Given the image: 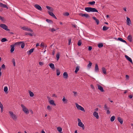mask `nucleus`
I'll use <instances>...</instances> for the list:
<instances>
[{"label": "nucleus", "instance_id": "bf43d9fd", "mask_svg": "<svg viewBox=\"0 0 133 133\" xmlns=\"http://www.w3.org/2000/svg\"><path fill=\"white\" fill-rule=\"evenodd\" d=\"M0 19L2 21H3L4 20V18L3 17H2L1 16H0Z\"/></svg>", "mask_w": 133, "mask_h": 133}, {"label": "nucleus", "instance_id": "79ce46f5", "mask_svg": "<svg viewBox=\"0 0 133 133\" xmlns=\"http://www.w3.org/2000/svg\"><path fill=\"white\" fill-rule=\"evenodd\" d=\"M57 130L59 132H61L62 130V128L60 127H58L57 128Z\"/></svg>", "mask_w": 133, "mask_h": 133}, {"label": "nucleus", "instance_id": "6e6552de", "mask_svg": "<svg viewBox=\"0 0 133 133\" xmlns=\"http://www.w3.org/2000/svg\"><path fill=\"white\" fill-rule=\"evenodd\" d=\"M34 7L38 10L40 11H41L42 10V9L41 7L37 4H35L34 5Z\"/></svg>", "mask_w": 133, "mask_h": 133}, {"label": "nucleus", "instance_id": "4be33fe9", "mask_svg": "<svg viewBox=\"0 0 133 133\" xmlns=\"http://www.w3.org/2000/svg\"><path fill=\"white\" fill-rule=\"evenodd\" d=\"M50 67L53 69H55V67L54 64L52 63H50L49 65Z\"/></svg>", "mask_w": 133, "mask_h": 133}, {"label": "nucleus", "instance_id": "0e129e2a", "mask_svg": "<svg viewBox=\"0 0 133 133\" xmlns=\"http://www.w3.org/2000/svg\"><path fill=\"white\" fill-rule=\"evenodd\" d=\"M129 98L131 99L133 97V96L131 95H130L129 96Z\"/></svg>", "mask_w": 133, "mask_h": 133}, {"label": "nucleus", "instance_id": "473e14b6", "mask_svg": "<svg viewBox=\"0 0 133 133\" xmlns=\"http://www.w3.org/2000/svg\"><path fill=\"white\" fill-rule=\"evenodd\" d=\"M29 92L30 94V97H32L34 96V94L32 92L29 91Z\"/></svg>", "mask_w": 133, "mask_h": 133}, {"label": "nucleus", "instance_id": "37998d69", "mask_svg": "<svg viewBox=\"0 0 133 133\" xmlns=\"http://www.w3.org/2000/svg\"><path fill=\"white\" fill-rule=\"evenodd\" d=\"M89 64L88 65V67L90 68L91 67L92 63L89 61Z\"/></svg>", "mask_w": 133, "mask_h": 133}, {"label": "nucleus", "instance_id": "b1692460", "mask_svg": "<svg viewBox=\"0 0 133 133\" xmlns=\"http://www.w3.org/2000/svg\"><path fill=\"white\" fill-rule=\"evenodd\" d=\"M50 103L51 104L54 105H56V104L54 103V101L53 100H50L49 101Z\"/></svg>", "mask_w": 133, "mask_h": 133}, {"label": "nucleus", "instance_id": "f8f14e48", "mask_svg": "<svg viewBox=\"0 0 133 133\" xmlns=\"http://www.w3.org/2000/svg\"><path fill=\"white\" fill-rule=\"evenodd\" d=\"M0 6L4 8H6L7 9H9L8 7L5 5L3 4L2 3L0 2Z\"/></svg>", "mask_w": 133, "mask_h": 133}, {"label": "nucleus", "instance_id": "a19ab883", "mask_svg": "<svg viewBox=\"0 0 133 133\" xmlns=\"http://www.w3.org/2000/svg\"><path fill=\"white\" fill-rule=\"evenodd\" d=\"M46 108L47 110H49V111H51L52 109L51 108L49 105H48L47 107Z\"/></svg>", "mask_w": 133, "mask_h": 133}, {"label": "nucleus", "instance_id": "423d86ee", "mask_svg": "<svg viewBox=\"0 0 133 133\" xmlns=\"http://www.w3.org/2000/svg\"><path fill=\"white\" fill-rule=\"evenodd\" d=\"M79 15L82 17H85L86 18H89L90 17V16L87 14H82L79 13Z\"/></svg>", "mask_w": 133, "mask_h": 133}, {"label": "nucleus", "instance_id": "c756f323", "mask_svg": "<svg viewBox=\"0 0 133 133\" xmlns=\"http://www.w3.org/2000/svg\"><path fill=\"white\" fill-rule=\"evenodd\" d=\"M23 42H22V41L18 42H17L15 43V44H14V45H15H15H19Z\"/></svg>", "mask_w": 133, "mask_h": 133}, {"label": "nucleus", "instance_id": "dca6fc26", "mask_svg": "<svg viewBox=\"0 0 133 133\" xmlns=\"http://www.w3.org/2000/svg\"><path fill=\"white\" fill-rule=\"evenodd\" d=\"M15 45L12 44L10 46L11 47V49L10 50V51L12 53L14 50H15Z\"/></svg>", "mask_w": 133, "mask_h": 133}, {"label": "nucleus", "instance_id": "5701e85b", "mask_svg": "<svg viewBox=\"0 0 133 133\" xmlns=\"http://www.w3.org/2000/svg\"><path fill=\"white\" fill-rule=\"evenodd\" d=\"M0 108H1V112H3V107L2 104L1 103V102L0 101Z\"/></svg>", "mask_w": 133, "mask_h": 133}, {"label": "nucleus", "instance_id": "2f4dec72", "mask_svg": "<svg viewBox=\"0 0 133 133\" xmlns=\"http://www.w3.org/2000/svg\"><path fill=\"white\" fill-rule=\"evenodd\" d=\"M60 74V71L58 69H56V75L57 76H59V75Z\"/></svg>", "mask_w": 133, "mask_h": 133}, {"label": "nucleus", "instance_id": "9b49d317", "mask_svg": "<svg viewBox=\"0 0 133 133\" xmlns=\"http://www.w3.org/2000/svg\"><path fill=\"white\" fill-rule=\"evenodd\" d=\"M98 89L100 90L102 92H103L104 91L103 88L100 85L98 84L97 85Z\"/></svg>", "mask_w": 133, "mask_h": 133}, {"label": "nucleus", "instance_id": "f257e3e1", "mask_svg": "<svg viewBox=\"0 0 133 133\" xmlns=\"http://www.w3.org/2000/svg\"><path fill=\"white\" fill-rule=\"evenodd\" d=\"M85 10L88 12H98V10L95 8L91 7H86L85 8Z\"/></svg>", "mask_w": 133, "mask_h": 133}, {"label": "nucleus", "instance_id": "09e8293b", "mask_svg": "<svg viewBox=\"0 0 133 133\" xmlns=\"http://www.w3.org/2000/svg\"><path fill=\"white\" fill-rule=\"evenodd\" d=\"M27 30H26V31H29L31 32H33V30L32 29L30 28H27Z\"/></svg>", "mask_w": 133, "mask_h": 133}, {"label": "nucleus", "instance_id": "f704fd0d", "mask_svg": "<svg viewBox=\"0 0 133 133\" xmlns=\"http://www.w3.org/2000/svg\"><path fill=\"white\" fill-rule=\"evenodd\" d=\"M115 119V117L114 116H112L110 118L111 121L112 122L114 121Z\"/></svg>", "mask_w": 133, "mask_h": 133}, {"label": "nucleus", "instance_id": "f3484780", "mask_svg": "<svg viewBox=\"0 0 133 133\" xmlns=\"http://www.w3.org/2000/svg\"><path fill=\"white\" fill-rule=\"evenodd\" d=\"M117 40H119L120 41L122 42H123L125 43H126V44H127V43L126 41L123 39L122 38L120 37H119L117 39Z\"/></svg>", "mask_w": 133, "mask_h": 133}, {"label": "nucleus", "instance_id": "680f3d73", "mask_svg": "<svg viewBox=\"0 0 133 133\" xmlns=\"http://www.w3.org/2000/svg\"><path fill=\"white\" fill-rule=\"evenodd\" d=\"M74 94V95L75 96H76V94H77V92L75 91H73L72 92Z\"/></svg>", "mask_w": 133, "mask_h": 133}, {"label": "nucleus", "instance_id": "a18cd8bd", "mask_svg": "<svg viewBox=\"0 0 133 133\" xmlns=\"http://www.w3.org/2000/svg\"><path fill=\"white\" fill-rule=\"evenodd\" d=\"M21 48L22 49H23L25 45V43H24V42L21 43Z\"/></svg>", "mask_w": 133, "mask_h": 133}, {"label": "nucleus", "instance_id": "ddd939ff", "mask_svg": "<svg viewBox=\"0 0 133 133\" xmlns=\"http://www.w3.org/2000/svg\"><path fill=\"white\" fill-rule=\"evenodd\" d=\"M93 115L94 117H96L97 119H98L99 118V117L98 114L95 111L93 112Z\"/></svg>", "mask_w": 133, "mask_h": 133}, {"label": "nucleus", "instance_id": "e2e57ef3", "mask_svg": "<svg viewBox=\"0 0 133 133\" xmlns=\"http://www.w3.org/2000/svg\"><path fill=\"white\" fill-rule=\"evenodd\" d=\"M40 46L41 47V46H43V47H44V44L43 43H42L41 44Z\"/></svg>", "mask_w": 133, "mask_h": 133}, {"label": "nucleus", "instance_id": "9d476101", "mask_svg": "<svg viewBox=\"0 0 133 133\" xmlns=\"http://www.w3.org/2000/svg\"><path fill=\"white\" fill-rule=\"evenodd\" d=\"M125 57L126 58V59L128 60L131 63H132V61L131 58L129 57L127 55H125Z\"/></svg>", "mask_w": 133, "mask_h": 133}, {"label": "nucleus", "instance_id": "5fc2aeb1", "mask_svg": "<svg viewBox=\"0 0 133 133\" xmlns=\"http://www.w3.org/2000/svg\"><path fill=\"white\" fill-rule=\"evenodd\" d=\"M92 49V47L91 46H89L88 47V50L89 51L91 50Z\"/></svg>", "mask_w": 133, "mask_h": 133}, {"label": "nucleus", "instance_id": "20e7f679", "mask_svg": "<svg viewBox=\"0 0 133 133\" xmlns=\"http://www.w3.org/2000/svg\"><path fill=\"white\" fill-rule=\"evenodd\" d=\"M75 105L76 107L77 108V109L78 110H81L83 111V112L85 111L84 110V108L82 107L80 105H79L77 103H76Z\"/></svg>", "mask_w": 133, "mask_h": 133}, {"label": "nucleus", "instance_id": "de8ad7c7", "mask_svg": "<svg viewBox=\"0 0 133 133\" xmlns=\"http://www.w3.org/2000/svg\"><path fill=\"white\" fill-rule=\"evenodd\" d=\"M69 15V13L68 12H65L64 14V15L65 16H68Z\"/></svg>", "mask_w": 133, "mask_h": 133}, {"label": "nucleus", "instance_id": "ea45409f", "mask_svg": "<svg viewBox=\"0 0 133 133\" xmlns=\"http://www.w3.org/2000/svg\"><path fill=\"white\" fill-rule=\"evenodd\" d=\"M103 46V44L102 43H100L98 44V47L99 48H101Z\"/></svg>", "mask_w": 133, "mask_h": 133}, {"label": "nucleus", "instance_id": "58836bf2", "mask_svg": "<svg viewBox=\"0 0 133 133\" xmlns=\"http://www.w3.org/2000/svg\"><path fill=\"white\" fill-rule=\"evenodd\" d=\"M62 101L63 102H65L64 103H67V101L66 99L65 98V97L64 96L63 97L62 99Z\"/></svg>", "mask_w": 133, "mask_h": 133}, {"label": "nucleus", "instance_id": "8fccbe9b", "mask_svg": "<svg viewBox=\"0 0 133 133\" xmlns=\"http://www.w3.org/2000/svg\"><path fill=\"white\" fill-rule=\"evenodd\" d=\"M22 29L26 31V30H27V27H26L25 26H24L22 27Z\"/></svg>", "mask_w": 133, "mask_h": 133}, {"label": "nucleus", "instance_id": "412c9836", "mask_svg": "<svg viewBox=\"0 0 133 133\" xmlns=\"http://www.w3.org/2000/svg\"><path fill=\"white\" fill-rule=\"evenodd\" d=\"M128 40L130 42H131L132 41V37L131 35H129L127 38Z\"/></svg>", "mask_w": 133, "mask_h": 133}, {"label": "nucleus", "instance_id": "3c124183", "mask_svg": "<svg viewBox=\"0 0 133 133\" xmlns=\"http://www.w3.org/2000/svg\"><path fill=\"white\" fill-rule=\"evenodd\" d=\"M1 68L2 69H4L5 68V66L4 64H3L1 66Z\"/></svg>", "mask_w": 133, "mask_h": 133}, {"label": "nucleus", "instance_id": "052dcab7", "mask_svg": "<svg viewBox=\"0 0 133 133\" xmlns=\"http://www.w3.org/2000/svg\"><path fill=\"white\" fill-rule=\"evenodd\" d=\"M46 7L48 10H50L51 9V7L50 6H46Z\"/></svg>", "mask_w": 133, "mask_h": 133}, {"label": "nucleus", "instance_id": "a211bd4d", "mask_svg": "<svg viewBox=\"0 0 133 133\" xmlns=\"http://www.w3.org/2000/svg\"><path fill=\"white\" fill-rule=\"evenodd\" d=\"M63 77L65 79H66L68 77V75L66 72H65L63 74Z\"/></svg>", "mask_w": 133, "mask_h": 133}, {"label": "nucleus", "instance_id": "4c0bfd02", "mask_svg": "<svg viewBox=\"0 0 133 133\" xmlns=\"http://www.w3.org/2000/svg\"><path fill=\"white\" fill-rule=\"evenodd\" d=\"M59 53H58L56 55V57L57 58V61H58V59H59Z\"/></svg>", "mask_w": 133, "mask_h": 133}, {"label": "nucleus", "instance_id": "338daca9", "mask_svg": "<svg viewBox=\"0 0 133 133\" xmlns=\"http://www.w3.org/2000/svg\"><path fill=\"white\" fill-rule=\"evenodd\" d=\"M123 9L125 11H127V8H126V7L123 8Z\"/></svg>", "mask_w": 133, "mask_h": 133}, {"label": "nucleus", "instance_id": "cd10ccee", "mask_svg": "<svg viewBox=\"0 0 133 133\" xmlns=\"http://www.w3.org/2000/svg\"><path fill=\"white\" fill-rule=\"evenodd\" d=\"M109 28V27H107L105 26H104L103 27L102 29L103 31H106L108 30Z\"/></svg>", "mask_w": 133, "mask_h": 133}, {"label": "nucleus", "instance_id": "69168bd1", "mask_svg": "<svg viewBox=\"0 0 133 133\" xmlns=\"http://www.w3.org/2000/svg\"><path fill=\"white\" fill-rule=\"evenodd\" d=\"M126 78L127 79H128L129 78V75H126Z\"/></svg>", "mask_w": 133, "mask_h": 133}, {"label": "nucleus", "instance_id": "0eeeda50", "mask_svg": "<svg viewBox=\"0 0 133 133\" xmlns=\"http://www.w3.org/2000/svg\"><path fill=\"white\" fill-rule=\"evenodd\" d=\"M48 12L50 15L52 16L53 17L56 19H57V18L56 17L52 12L48 11Z\"/></svg>", "mask_w": 133, "mask_h": 133}, {"label": "nucleus", "instance_id": "13d9d810", "mask_svg": "<svg viewBox=\"0 0 133 133\" xmlns=\"http://www.w3.org/2000/svg\"><path fill=\"white\" fill-rule=\"evenodd\" d=\"M71 39H69V42H68V45H70V44L71 42Z\"/></svg>", "mask_w": 133, "mask_h": 133}, {"label": "nucleus", "instance_id": "c03bdc74", "mask_svg": "<svg viewBox=\"0 0 133 133\" xmlns=\"http://www.w3.org/2000/svg\"><path fill=\"white\" fill-rule=\"evenodd\" d=\"M12 62L13 63L14 66H16L15 59L13 58L12 59Z\"/></svg>", "mask_w": 133, "mask_h": 133}, {"label": "nucleus", "instance_id": "aec40b11", "mask_svg": "<svg viewBox=\"0 0 133 133\" xmlns=\"http://www.w3.org/2000/svg\"><path fill=\"white\" fill-rule=\"evenodd\" d=\"M34 48L31 49L29 51L27 52V53L28 54V55L30 54L34 50Z\"/></svg>", "mask_w": 133, "mask_h": 133}, {"label": "nucleus", "instance_id": "72a5a7b5", "mask_svg": "<svg viewBox=\"0 0 133 133\" xmlns=\"http://www.w3.org/2000/svg\"><path fill=\"white\" fill-rule=\"evenodd\" d=\"M103 108L105 110H107L109 109H110V108L109 107H108L107 106V105L106 104H105L104 105Z\"/></svg>", "mask_w": 133, "mask_h": 133}, {"label": "nucleus", "instance_id": "f03ea898", "mask_svg": "<svg viewBox=\"0 0 133 133\" xmlns=\"http://www.w3.org/2000/svg\"><path fill=\"white\" fill-rule=\"evenodd\" d=\"M9 113L10 114V117L13 120L16 121L17 120V117L12 112L9 111Z\"/></svg>", "mask_w": 133, "mask_h": 133}, {"label": "nucleus", "instance_id": "1a4fd4ad", "mask_svg": "<svg viewBox=\"0 0 133 133\" xmlns=\"http://www.w3.org/2000/svg\"><path fill=\"white\" fill-rule=\"evenodd\" d=\"M78 125L81 127H82L83 130L84 129L85 127L84 125L83 124L82 122H78Z\"/></svg>", "mask_w": 133, "mask_h": 133}, {"label": "nucleus", "instance_id": "6ab92c4d", "mask_svg": "<svg viewBox=\"0 0 133 133\" xmlns=\"http://www.w3.org/2000/svg\"><path fill=\"white\" fill-rule=\"evenodd\" d=\"M93 19L95 20L97 23V25H98L99 23V21L96 17H92Z\"/></svg>", "mask_w": 133, "mask_h": 133}, {"label": "nucleus", "instance_id": "7ed1b4c3", "mask_svg": "<svg viewBox=\"0 0 133 133\" xmlns=\"http://www.w3.org/2000/svg\"><path fill=\"white\" fill-rule=\"evenodd\" d=\"M21 107L22 108V110L26 114H28L29 113V111L28 110L26 107L23 104H21Z\"/></svg>", "mask_w": 133, "mask_h": 133}, {"label": "nucleus", "instance_id": "6e6d98bb", "mask_svg": "<svg viewBox=\"0 0 133 133\" xmlns=\"http://www.w3.org/2000/svg\"><path fill=\"white\" fill-rule=\"evenodd\" d=\"M90 87L91 88H92L93 89H95V88L93 85L91 84L90 85Z\"/></svg>", "mask_w": 133, "mask_h": 133}, {"label": "nucleus", "instance_id": "4468645a", "mask_svg": "<svg viewBox=\"0 0 133 133\" xmlns=\"http://www.w3.org/2000/svg\"><path fill=\"white\" fill-rule=\"evenodd\" d=\"M117 120L120 122L121 124H122L123 123V119L119 117H117Z\"/></svg>", "mask_w": 133, "mask_h": 133}, {"label": "nucleus", "instance_id": "864d4df0", "mask_svg": "<svg viewBox=\"0 0 133 133\" xmlns=\"http://www.w3.org/2000/svg\"><path fill=\"white\" fill-rule=\"evenodd\" d=\"M51 32H53L54 31H56V30L54 28H53L51 29Z\"/></svg>", "mask_w": 133, "mask_h": 133}, {"label": "nucleus", "instance_id": "a878e982", "mask_svg": "<svg viewBox=\"0 0 133 133\" xmlns=\"http://www.w3.org/2000/svg\"><path fill=\"white\" fill-rule=\"evenodd\" d=\"M95 70L96 72H97L99 71V68L98 65L97 64H95Z\"/></svg>", "mask_w": 133, "mask_h": 133}, {"label": "nucleus", "instance_id": "49530a36", "mask_svg": "<svg viewBox=\"0 0 133 133\" xmlns=\"http://www.w3.org/2000/svg\"><path fill=\"white\" fill-rule=\"evenodd\" d=\"M81 44H82L81 41V40H80L78 41V43H77L78 45L79 46H81Z\"/></svg>", "mask_w": 133, "mask_h": 133}, {"label": "nucleus", "instance_id": "2eb2a0df", "mask_svg": "<svg viewBox=\"0 0 133 133\" xmlns=\"http://www.w3.org/2000/svg\"><path fill=\"white\" fill-rule=\"evenodd\" d=\"M127 23L128 25H130L131 24V22L130 19L128 17H127Z\"/></svg>", "mask_w": 133, "mask_h": 133}, {"label": "nucleus", "instance_id": "39448f33", "mask_svg": "<svg viewBox=\"0 0 133 133\" xmlns=\"http://www.w3.org/2000/svg\"><path fill=\"white\" fill-rule=\"evenodd\" d=\"M0 27L6 30L7 31H9L10 30V29L8 28L7 26L5 24H1L0 25Z\"/></svg>", "mask_w": 133, "mask_h": 133}, {"label": "nucleus", "instance_id": "393cba45", "mask_svg": "<svg viewBox=\"0 0 133 133\" xmlns=\"http://www.w3.org/2000/svg\"><path fill=\"white\" fill-rule=\"evenodd\" d=\"M102 70L103 73L105 74H107V73L106 71L105 68L104 67L102 68Z\"/></svg>", "mask_w": 133, "mask_h": 133}, {"label": "nucleus", "instance_id": "774afa93", "mask_svg": "<svg viewBox=\"0 0 133 133\" xmlns=\"http://www.w3.org/2000/svg\"><path fill=\"white\" fill-rule=\"evenodd\" d=\"M55 51L54 50L52 52V55L53 56L55 54Z\"/></svg>", "mask_w": 133, "mask_h": 133}, {"label": "nucleus", "instance_id": "c9c22d12", "mask_svg": "<svg viewBox=\"0 0 133 133\" xmlns=\"http://www.w3.org/2000/svg\"><path fill=\"white\" fill-rule=\"evenodd\" d=\"M7 41V39L5 38H3L1 40V41L2 42H4Z\"/></svg>", "mask_w": 133, "mask_h": 133}, {"label": "nucleus", "instance_id": "7c9ffc66", "mask_svg": "<svg viewBox=\"0 0 133 133\" xmlns=\"http://www.w3.org/2000/svg\"><path fill=\"white\" fill-rule=\"evenodd\" d=\"M95 1H93L92 2H90L88 3V4L91 5H94L95 4Z\"/></svg>", "mask_w": 133, "mask_h": 133}, {"label": "nucleus", "instance_id": "4d7b16f0", "mask_svg": "<svg viewBox=\"0 0 133 133\" xmlns=\"http://www.w3.org/2000/svg\"><path fill=\"white\" fill-rule=\"evenodd\" d=\"M39 64L41 65H43V63L41 62H39Z\"/></svg>", "mask_w": 133, "mask_h": 133}, {"label": "nucleus", "instance_id": "e433bc0d", "mask_svg": "<svg viewBox=\"0 0 133 133\" xmlns=\"http://www.w3.org/2000/svg\"><path fill=\"white\" fill-rule=\"evenodd\" d=\"M46 21L48 23H53V21L52 20L48 19H46Z\"/></svg>", "mask_w": 133, "mask_h": 133}, {"label": "nucleus", "instance_id": "603ef678", "mask_svg": "<svg viewBox=\"0 0 133 133\" xmlns=\"http://www.w3.org/2000/svg\"><path fill=\"white\" fill-rule=\"evenodd\" d=\"M107 114H110V111H109V109H108V110H107Z\"/></svg>", "mask_w": 133, "mask_h": 133}, {"label": "nucleus", "instance_id": "bb28decb", "mask_svg": "<svg viewBox=\"0 0 133 133\" xmlns=\"http://www.w3.org/2000/svg\"><path fill=\"white\" fill-rule=\"evenodd\" d=\"M4 91L5 92V93L7 94L8 93V88L7 87H5L4 89Z\"/></svg>", "mask_w": 133, "mask_h": 133}, {"label": "nucleus", "instance_id": "c85d7f7f", "mask_svg": "<svg viewBox=\"0 0 133 133\" xmlns=\"http://www.w3.org/2000/svg\"><path fill=\"white\" fill-rule=\"evenodd\" d=\"M79 66H77L76 67L75 71V73H76L79 70Z\"/></svg>", "mask_w": 133, "mask_h": 133}]
</instances>
